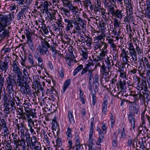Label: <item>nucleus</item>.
<instances>
[{
    "mask_svg": "<svg viewBox=\"0 0 150 150\" xmlns=\"http://www.w3.org/2000/svg\"><path fill=\"white\" fill-rule=\"evenodd\" d=\"M108 15L110 14L115 18L113 20L114 25L115 27H119V24L118 19L121 20L125 16V11L124 9H115L112 5L108 6L107 7Z\"/></svg>",
    "mask_w": 150,
    "mask_h": 150,
    "instance_id": "f257e3e1",
    "label": "nucleus"
},
{
    "mask_svg": "<svg viewBox=\"0 0 150 150\" xmlns=\"http://www.w3.org/2000/svg\"><path fill=\"white\" fill-rule=\"evenodd\" d=\"M17 82H16V85L18 87H21V92L25 95L31 93V91L29 85H27L26 81L21 76H17Z\"/></svg>",
    "mask_w": 150,
    "mask_h": 150,
    "instance_id": "f03ea898",
    "label": "nucleus"
},
{
    "mask_svg": "<svg viewBox=\"0 0 150 150\" xmlns=\"http://www.w3.org/2000/svg\"><path fill=\"white\" fill-rule=\"evenodd\" d=\"M41 41V45H39L37 47V50L40 53L41 55H43L44 54V51L45 54L48 55L49 54V52L48 50V48H50V46L48 43L49 40L48 39L45 38V39H42Z\"/></svg>",
    "mask_w": 150,
    "mask_h": 150,
    "instance_id": "7ed1b4c3",
    "label": "nucleus"
},
{
    "mask_svg": "<svg viewBox=\"0 0 150 150\" xmlns=\"http://www.w3.org/2000/svg\"><path fill=\"white\" fill-rule=\"evenodd\" d=\"M120 55L122 57L123 62H125L124 65H127V68H128L129 66L131 67L128 63H132L133 62L135 63H137V61L134 59H133L132 57L131 58V56L129 54L128 52L126 51L124 48L122 50Z\"/></svg>",
    "mask_w": 150,
    "mask_h": 150,
    "instance_id": "20e7f679",
    "label": "nucleus"
},
{
    "mask_svg": "<svg viewBox=\"0 0 150 150\" xmlns=\"http://www.w3.org/2000/svg\"><path fill=\"white\" fill-rule=\"evenodd\" d=\"M23 106L25 112L20 113V117H19V118L25 120H26V116H28V115H32V109L31 108V105L29 103H25L23 104Z\"/></svg>",
    "mask_w": 150,
    "mask_h": 150,
    "instance_id": "39448f33",
    "label": "nucleus"
},
{
    "mask_svg": "<svg viewBox=\"0 0 150 150\" xmlns=\"http://www.w3.org/2000/svg\"><path fill=\"white\" fill-rule=\"evenodd\" d=\"M21 9V11L25 13L29 9L32 0H16Z\"/></svg>",
    "mask_w": 150,
    "mask_h": 150,
    "instance_id": "423d86ee",
    "label": "nucleus"
},
{
    "mask_svg": "<svg viewBox=\"0 0 150 150\" xmlns=\"http://www.w3.org/2000/svg\"><path fill=\"white\" fill-rule=\"evenodd\" d=\"M72 19H73L71 20L69 18H66L64 19V24L65 26V30L67 32L70 31L71 29H72L74 27L73 23L75 19H74L73 21L72 20Z\"/></svg>",
    "mask_w": 150,
    "mask_h": 150,
    "instance_id": "0eeeda50",
    "label": "nucleus"
},
{
    "mask_svg": "<svg viewBox=\"0 0 150 150\" xmlns=\"http://www.w3.org/2000/svg\"><path fill=\"white\" fill-rule=\"evenodd\" d=\"M11 20V18L10 16L9 18L8 16H0V25L3 28H4L7 25L8 23Z\"/></svg>",
    "mask_w": 150,
    "mask_h": 150,
    "instance_id": "6e6552de",
    "label": "nucleus"
},
{
    "mask_svg": "<svg viewBox=\"0 0 150 150\" xmlns=\"http://www.w3.org/2000/svg\"><path fill=\"white\" fill-rule=\"evenodd\" d=\"M97 131L98 133L99 138L96 142L97 145L98 146L99 149H101V145L100 144L102 142L104 138V132H103L100 128L97 127Z\"/></svg>",
    "mask_w": 150,
    "mask_h": 150,
    "instance_id": "1a4fd4ad",
    "label": "nucleus"
},
{
    "mask_svg": "<svg viewBox=\"0 0 150 150\" xmlns=\"http://www.w3.org/2000/svg\"><path fill=\"white\" fill-rule=\"evenodd\" d=\"M18 62L15 60L13 62V63L12 64V67L13 68V71L14 72V73L17 75V76H22V73L19 67L18 66L17 64Z\"/></svg>",
    "mask_w": 150,
    "mask_h": 150,
    "instance_id": "9d476101",
    "label": "nucleus"
},
{
    "mask_svg": "<svg viewBox=\"0 0 150 150\" xmlns=\"http://www.w3.org/2000/svg\"><path fill=\"white\" fill-rule=\"evenodd\" d=\"M82 2L83 3V6L84 8L88 10V11H89L88 9L91 11L93 10V6L90 0H84Z\"/></svg>",
    "mask_w": 150,
    "mask_h": 150,
    "instance_id": "9b49d317",
    "label": "nucleus"
},
{
    "mask_svg": "<svg viewBox=\"0 0 150 150\" xmlns=\"http://www.w3.org/2000/svg\"><path fill=\"white\" fill-rule=\"evenodd\" d=\"M57 11L55 10H52L51 12H49L47 14L49 20L52 21L53 20H56V14Z\"/></svg>",
    "mask_w": 150,
    "mask_h": 150,
    "instance_id": "f8f14e48",
    "label": "nucleus"
},
{
    "mask_svg": "<svg viewBox=\"0 0 150 150\" xmlns=\"http://www.w3.org/2000/svg\"><path fill=\"white\" fill-rule=\"evenodd\" d=\"M126 71V69L123 67H122L121 68H119L118 71L120 72V77L126 79L127 76Z\"/></svg>",
    "mask_w": 150,
    "mask_h": 150,
    "instance_id": "ddd939ff",
    "label": "nucleus"
},
{
    "mask_svg": "<svg viewBox=\"0 0 150 150\" xmlns=\"http://www.w3.org/2000/svg\"><path fill=\"white\" fill-rule=\"evenodd\" d=\"M70 11H71L73 14L74 15L78 14L77 13L79 9L77 6H74L71 4L68 7Z\"/></svg>",
    "mask_w": 150,
    "mask_h": 150,
    "instance_id": "4468645a",
    "label": "nucleus"
},
{
    "mask_svg": "<svg viewBox=\"0 0 150 150\" xmlns=\"http://www.w3.org/2000/svg\"><path fill=\"white\" fill-rule=\"evenodd\" d=\"M6 81L7 85H14L16 83V80L10 75L6 78Z\"/></svg>",
    "mask_w": 150,
    "mask_h": 150,
    "instance_id": "2eb2a0df",
    "label": "nucleus"
},
{
    "mask_svg": "<svg viewBox=\"0 0 150 150\" xmlns=\"http://www.w3.org/2000/svg\"><path fill=\"white\" fill-rule=\"evenodd\" d=\"M134 117V115L133 114H130L128 116V119L133 129L135 127V121Z\"/></svg>",
    "mask_w": 150,
    "mask_h": 150,
    "instance_id": "dca6fc26",
    "label": "nucleus"
},
{
    "mask_svg": "<svg viewBox=\"0 0 150 150\" xmlns=\"http://www.w3.org/2000/svg\"><path fill=\"white\" fill-rule=\"evenodd\" d=\"M126 84V82L125 80H120L118 81L116 85L117 86V88H119V86L121 89H124Z\"/></svg>",
    "mask_w": 150,
    "mask_h": 150,
    "instance_id": "f3484780",
    "label": "nucleus"
},
{
    "mask_svg": "<svg viewBox=\"0 0 150 150\" xmlns=\"http://www.w3.org/2000/svg\"><path fill=\"white\" fill-rule=\"evenodd\" d=\"M95 45L97 47H98L101 48L102 47V45H104V46L103 48H104V49H105L107 48V44L104 42H102V41L97 40L95 42Z\"/></svg>",
    "mask_w": 150,
    "mask_h": 150,
    "instance_id": "a211bd4d",
    "label": "nucleus"
},
{
    "mask_svg": "<svg viewBox=\"0 0 150 150\" xmlns=\"http://www.w3.org/2000/svg\"><path fill=\"white\" fill-rule=\"evenodd\" d=\"M8 68V63L6 62L2 63L0 62V69L2 71H4V72H6Z\"/></svg>",
    "mask_w": 150,
    "mask_h": 150,
    "instance_id": "6ab92c4d",
    "label": "nucleus"
},
{
    "mask_svg": "<svg viewBox=\"0 0 150 150\" xmlns=\"http://www.w3.org/2000/svg\"><path fill=\"white\" fill-rule=\"evenodd\" d=\"M108 41V43L110 45V46L112 49V50L114 51L116 50L117 47L116 45L114 43V40L111 38L107 40Z\"/></svg>",
    "mask_w": 150,
    "mask_h": 150,
    "instance_id": "aec40b11",
    "label": "nucleus"
},
{
    "mask_svg": "<svg viewBox=\"0 0 150 150\" xmlns=\"http://www.w3.org/2000/svg\"><path fill=\"white\" fill-rule=\"evenodd\" d=\"M129 54L131 56L133 59H134L137 61V54L136 51L135 49H134L133 50L129 51Z\"/></svg>",
    "mask_w": 150,
    "mask_h": 150,
    "instance_id": "412c9836",
    "label": "nucleus"
},
{
    "mask_svg": "<svg viewBox=\"0 0 150 150\" xmlns=\"http://www.w3.org/2000/svg\"><path fill=\"white\" fill-rule=\"evenodd\" d=\"M25 137L21 136V139H20L18 142V144L20 146H22V148L26 147L25 140L24 138Z\"/></svg>",
    "mask_w": 150,
    "mask_h": 150,
    "instance_id": "4be33fe9",
    "label": "nucleus"
},
{
    "mask_svg": "<svg viewBox=\"0 0 150 150\" xmlns=\"http://www.w3.org/2000/svg\"><path fill=\"white\" fill-rule=\"evenodd\" d=\"M75 23H77L80 24H83L86 23V21L83 20L81 18L79 17V14L76 15V20L74 22Z\"/></svg>",
    "mask_w": 150,
    "mask_h": 150,
    "instance_id": "5701e85b",
    "label": "nucleus"
},
{
    "mask_svg": "<svg viewBox=\"0 0 150 150\" xmlns=\"http://www.w3.org/2000/svg\"><path fill=\"white\" fill-rule=\"evenodd\" d=\"M83 50L81 49V55L83 59H86L88 57V52L86 48L84 47L83 49Z\"/></svg>",
    "mask_w": 150,
    "mask_h": 150,
    "instance_id": "b1692460",
    "label": "nucleus"
},
{
    "mask_svg": "<svg viewBox=\"0 0 150 150\" xmlns=\"http://www.w3.org/2000/svg\"><path fill=\"white\" fill-rule=\"evenodd\" d=\"M133 146L134 149H135L136 150H145L146 148L144 145L143 143H142L140 145L139 147L136 144L134 145V143L133 144Z\"/></svg>",
    "mask_w": 150,
    "mask_h": 150,
    "instance_id": "393cba45",
    "label": "nucleus"
},
{
    "mask_svg": "<svg viewBox=\"0 0 150 150\" xmlns=\"http://www.w3.org/2000/svg\"><path fill=\"white\" fill-rule=\"evenodd\" d=\"M119 28V27H116L114 26V28H113V30L112 31V34L114 35H117V36H119L120 33V29L118 28Z\"/></svg>",
    "mask_w": 150,
    "mask_h": 150,
    "instance_id": "a878e982",
    "label": "nucleus"
},
{
    "mask_svg": "<svg viewBox=\"0 0 150 150\" xmlns=\"http://www.w3.org/2000/svg\"><path fill=\"white\" fill-rule=\"evenodd\" d=\"M106 24L103 22H101L99 24L100 28L101 33L105 34V30H106V27L105 26Z\"/></svg>",
    "mask_w": 150,
    "mask_h": 150,
    "instance_id": "bb28decb",
    "label": "nucleus"
},
{
    "mask_svg": "<svg viewBox=\"0 0 150 150\" xmlns=\"http://www.w3.org/2000/svg\"><path fill=\"white\" fill-rule=\"evenodd\" d=\"M60 10L62 13L64 14L66 16H68L70 15V12L69 9H68L66 8L63 7H61L60 8Z\"/></svg>",
    "mask_w": 150,
    "mask_h": 150,
    "instance_id": "cd10ccee",
    "label": "nucleus"
},
{
    "mask_svg": "<svg viewBox=\"0 0 150 150\" xmlns=\"http://www.w3.org/2000/svg\"><path fill=\"white\" fill-rule=\"evenodd\" d=\"M72 132L71 129L69 128V127H68L67 129L66 134L67 139L69 140H70L72 138Z\"/></svg>",
    "mask_w": 150,
    "mask_h": 150,
    "instance_id": "c85d7f7f",
    "label": "nucleus"
},
{
    "mask_svg": "<svg viewBox=\"0 0 150 150\" xmlns=\"http://www.w3.org/2000/svg\"><path fill=\"white\" fill-rule=\"evenodd\" d=\"M12 136L13 137V141L14 144L16 145H18V142L20 139L17 134L13 133Z\"/></svg>",
    "mask_w": 150,
    "mask_h": 150,
    "instance_id": "c756f323",
    "label": "nucleus"
},
{
    "mask_svg": "<svg viewBox=\"0 0 150 150\" xmlns=\"http://www.w3.org/2000/svg\"><path fill=\"white\" fill-rule=\"evenodd\" d=\"M31 115H27L26 116V119L27 120V122H28V127L32 126V125H33L34 122L33 120L30 118Z\"/></svg>",
    "mask_w": 150,
    "mask_h": 150,
    "instance_id": "7c9ffc66",
    "label": "nucleus"
},
{
    "mask_svg": "<svg viewBox=\"0 0 150 150\" xmlns=\"http://www.w3.org/2000/svg\"><path fill=\"white\" fill-rule=\"evenodd\" d=\"M101 4L100 0H97L95 5V10L97 12L99 11L101 9Z\"/></svg>",
    "mask_w": 150,
    "mask_h": 150,
    "instance_id": "2f4dec72",
    "label": "nucleus"
},
{
    "mask_svg": "<svg viewBox=\"0 0 150 150\" xmlns=\"http://www.w3.org/2000/svg\"><path fill=\"white\" fill-rule=\"evenodd\" d=\"M27 42L30 49L33 52L34 50V44L32 42L31 38L27 39Z\"/></svg>",
    "mask_w": 150,
    "mask_h": 150,
    "instance_id": "473e14b6",
    "label": "nucleus"
},
{
    "mask_svg": "<svg viewBox=\"0 0 150 150\" xmlns=\"http://www.w3.org/2000/svg\"><path fill=\"white\" fill-rule=\"evenodd\" d=\"M71 83V80L70 79H67L65 82L63 88V92H64L66 89L67 88Z\"/></svg>",
    "mask_w": 150,
    "mask_h": 150,
    "instance_id": "72a5a7b5",
    "label": "nucleus"
},
{
    "mask_svg": "<svg viewBox=\"0 0 150 150\" xmlns=\"http://www.w3.org/2000/svg\"><path fill=\"white\" fill-rule=\"evenodd\" d=\"M31 145L30 146L31 148L32 147H33V146L37 145V142L36 138L35 136H33L31 139Z\"/></svg>",
    "mask_w": 150,
    "mask_h": 150,
    "instance_id": "f704fd0d",
    "label": "nucleus"
},
{
    "mask_svg": "<svg viewBox=\"0 0 150 150\" xmlns=\"http://www.w3.org/2000/svg\"><path fill=\"white\" fill-rule=\"evenodd\" d=\"M107 101L105 100L103 101L102 104V112L104 114H105L107 111Z\"/></svg>",
    "mask_w": 150,
    "mask_h": 150,
    "instance_id": "c9c22d12",
    "label": "nucleus"
},
{
    "mask_svg": "<svg viewBox=\"0 0 150 150\" xmlns=\"http://www.w3.org/2000/svg\"><path fill=\"white\" fill-rule=\"evenodd\" d=\"M24 12L20 11L17 16L18 20H23L25 18V15Z\"/></svg>",
    "mask_w": 150,
    "mask_h": 150,
    "instance_id": "e433bc0d",
    "label": "nucleus"
},
{
    "mask_svg": "<svg viewBox=\"0 0 150 150\" xmlns=\"http://www.w3.org/2000/svg\"><path fill=\"white\" fill-rule=\"evenodd\" d=\"M91 93L92 96V104L94 106L95 105L96 100V92L95 91L94 93H92V91H91Z\"/></svg>",
    "mask_w": 150,
    "mask_h": 150,
    "instance_id": "4c0bfd02",
    "label": "nucleus"
},
{
    "mask_svg": "<svg viewBox=\"0 0 150 150\" xmlns=\"http://www.w3.org/2000/svg\"><path fill=\"white\" fill-rule=\"evenodd\" d=\"M8 34V30H2L0 31V36L2 38L7 36Z\"/></svg>",
    "mask_w": 150,
    "mask_h": 150,
    "instance_id": "58836bf2",
    "label": "nucleus"
},
{
    "mask_svg": "<svg viewBox=\"0 0 150 150\" xmlns=\"http://www.w3.org/2000/svg\"><path fill=\"white\" fill-rule=\"evenodd\" d=\"M126 9L127 11L128 15L129 14V16L131 17V15L132 13V8L131 5H128L126 7Z\"/></svg>",
    "mask_w": 150,
    "mask_h": 150,
    "instance_id": "ea45409f",
    "label": "nucleus"
},
{
    "mask_svg": "<svg viewBox=\"0 0 150 150\" xmlns=\"http://www.w3.org/2000/svg\"><path fill=\"white\" fill-rule=\"evenodd\" d=\"M144 69L142 66L139 65L138 69V71L140 76H143L145 74V71L144 70Z\"/></svg>",
    "mask_w": 150,
    "mask_h": 150,
    "instance_id": "a19ab883",
    "label": "nucleus"
},
{
    "mask_svg": "<svg viewBox=\"0 0 150 150\" xmlns=\"http://www.w3.org/2000/svg\"><path fill=\"white\" fill-rule=\"evenodd\" d=\"M60 16V18L57 19V21L56 23L57 25L58 28L62 29L64 28V26L62 23V18Z\"/></svg>",
    "mask_w": 150,
    "mask_h": 150,
    "instance_id": "79ce46f5",
    "label": "nucleus"
},
{
    "mask_svg": "<svg viewBox=\"0 0 150 150\" xmlns=\"http://www.w3.org/2000/svg\"><path fill=\"white\" fill-rule=\"evenodd\" d=\"M92 41V40L91 38L89 37L87 38V39L85 41L86 46L89 48L91 47Z\"/></svg>",
    "mask_w": 150,
    "mask_h": 150,
    "instance_id": "37998d69",
    "label": "nucleus"
},
{
    "mask_svg": "<svg viewBox=\"0 0 150 150\" xmlns=\"http://www.w3.org/2000/svg\"><path fill=\"white\" fill-rule=\"evenodd\" d=\"M101 68L102 69L101 71L103 74L105 75L108 74V72L107 69L105 65L101 66Z\"/></svg>",
    "mask_w": 150,
    "mask_h": 150,
    "instance_id": "c03bdc74",
    "label": "nucleus"
},
{
    "mask_svg": "<svg viewBox=\"0 0 150 150\" xmlns=\"http://www.w3.org/2000/svg\"><path fill=\"white\" fill-rule=\"evenodd\" d=\"M28 60L30 63L31 64V66L35 67V65L34 62L33 57V56L31 54H30L28 56Z\"/></svg>",
    "mask_w": 150,
    "mask_h": 150,
    "instance_id": "a18cd8bd",
    "label": "nucleus"
},
{
    "mask_svg": "<svg viewBox=\"0 0 150 150\" xmlns=\"http://www.w3.org/2000/svg\"><path fill=\"white\" fill-rule=\"evenodd\" d=\"M105 34L103 33H101V34H100L99 35L96 36L95 37V39L96 40H97L101 41V40L104 37H105Z\"/></svg>",
    "mask_w": 150,
    "mask_h": 150,
    "instance_id": "49530a36",
    "label": "nucleus"
},
{
    "mask_svg": "<svg viewBox=\"0 0 150 150\" xmlns=\"http://www.w3.org/2000/svg\"><path fill=\"white\" fill-rule=\"evenodd\" d=\"M64 40H63V42L64 44L69 45L70 43L71 39L69 38L67 35L65 36L64 38Z\"/></svg>",
    "mask_w": 150,
    "mask_h": 150,
    "instance_id": "de8ad7c7",
    "label": "nucleus"
},
{
    "mask_svg": "<svg viewBox=\"0 0 150 150\" xmlns=\"http://www.w3.org/2000/svg\"><path fill=\"white\" fill-rule=\"evenodd\" d=\"M68 115L69 117V121L71 123H73L74 122V119L73 117V115L72 113L70 111H69L68 112Z\"/></svg>",
    "mask_w": 150,
    "mask_h": 150,
    "instance_id": "09e8293b",
    "label": "nucleus"
},
{
    "mask_svg": "<svg viewBox=\"0 0 150 150\" xmlns=\"http://www.w3.org/2000/svg\"><path fill=\"white\" fill-rule=\"evenodd\" d=\"M13 85H7V88L10 95L11 93L13 94V93L14 90L13 88Z\"/></svg>",
    "mask_w": 150,
    "mask_h": 150,
    "instance_id": "8fccbe9b",
    "label": "nucleus"
},
{
    "mask_svg": "<svg viewBox=\"0 0 150 150\" xmlns=\"http://www.w3.org/2000/svg\"><path fill=\"white\" fill-rule=\"evenodd\" d=\"M79 92H80V93L79 94V96L81 99V101L82 102V103L83 104H84L85 103V101L83 96V93L82 92V91L81 89L79 90Z\"/></svg>",
    "mask_w": 150,
    "mask_h": 150,
    "instance_id": "3c124183",
    "label": "nucleus"
},
{
    "mask_svg": "<svg viewBox=\"0 0 150 150\" xmlns=\"http://www.w3.org/2000/svg\"><path fill=\"white\" fill-rule=\"evenodd\" d=\"M88 146L89 148L94 147V144L93 142V139L92 138L89 137L88 141Z\"/></svg>",
    "mask_w": 150,
    "mask_h": 150,
    "instance_id": "603ef678",
    "label": "nucleus"
},
{
    "mask_svg": "<svg viewBox=\"0 0 150 150\" xmlns=\"http://www.w3.org/2000/svg\"><path fill=\"white\" fill-rule=\"evenodd\" d=\"M30 31L31 30L29 29L28 30H26L25 32L27 39L31 38Z\"/></svg>",
    "mask_w": 150,
    "mask_h": 150,
    "instance_id": "864d4df0",
    "label": "nucleus"
},
{
    "mask_svg": "<svg viewBox=\"0 0 150 150\" xmlns=\"http://www.w3.org/2000/svg\"><path fill=\"white\" fill-rule=\"evenodd\" d=\"M136 50L138 55H141L143 54L142 49L139 46H136Z\"/></svg>",
    "mask_w": 150,
    "mask_h": 150,
    "instance_id": "5fc2aeb1",
    "label": "nucleus"
},
{
    "mask_svg": "<svg viewBox=\"0 0 150 150\" xmlns=\"http://www.w3.org/2000/svg\"><path fill=\"white\" fill-rule=\"evenodd\" d=\"M93 70L89 69L88 70V76L89 78V81H90L93 78L92 72L93 71Z\"/></svg>",
    "mask_w": 150,
    "mask_h": 150,
    "instance_id": "6e6d98bb",
    "label": "nucleus"
},
{
    "mask_svg": "<svg viewBox=\"0 0 150 150\" xmlns=\"http://www.w3.org/2000/svg\"><path fill=\"white\" fill-rule=\"evenodd\" d=\"M33 127L34 128L36 129V131L37 132L38 134V132L40 130V125H38L37 123L35 124L34 123L33 125Z\"/></svg>",
    "mask_w": 150,
    "mask_h": 150,
    "instance_id": "4d7b16f0",
    "label": "nucleus"
},
{
    "mask_svg": "<svg viewBox=\"0 0 150 150\" xmlns=\"http://www.w3.org/2000/svg\"><path fill=\"white\" fill-rule=\"evenodd\" d=\"M105 9L103 8L101 10L100 12L103 18L105 19L107 18V13H105Z\"/></svg>",
    "mask_w": 150,
    "mask_h": 150,
    "instance_id": "13d9d810",
    "label": "nucleus"
},
{
    "mask_svg": "<svg viewBox=\"0 0 150 150\" xmlns=\"http://www.w3.org/2000/svg\"><path fill=\"white\" fill-rule=\"evenodd\" d=\"M45 26L46 25L45 24H42L41 28L44 33L46 35H47L49 32L47 29L46 28Z\"/></svg>",
    "mask_w": 150,
    "mask_h": 150,
    "instance_id": "bf43d9fd",
    "label": "nucleus"
},
{
    "mask_svg": "<svg viewBox=\"0 0 150 150\" xmlns=\"http://www.w3.org/2000/svg\"><path fill=\"white\" fill-rule=\"evenodd\" d=\"M76 146L77 148V150H79V149H80L81 148V145L80 143V141L78 137H76Z\"/></svg>",
    "mask_w": 150,
    "mask_h": 150,
    "instance_id": "052dcab7",
    "label": "nucleus"
},
{
    "mask_svg": "<svg viewBox=\"0 0 150 150\" xmlns=\"http://www.w3.org/2000/svg\"><path fill=\"white\" fill-rule=\"evenodd\" d=\"M63 5L65 7L68 6L71 4L69 0H61Z\"/></svg>",
    "mask_w": 150,
    "mask_h": 150,
    "instance_id": "680f3d73",
    "label": "nucleus"
},
{
    "mask_svg": "<svg viewBox=\"0 0 150 150\" xmlns=\"http://www.w3.org/2000/svg\"><path fill=\"white\" fill-rule=\"evenodd\" d=\"M37 60L38 66L41 67L42 69V66L43 65L42 59L40 57H39L38 58Z\"/></svg>",
    "mask_w": 150,
    "mask_h": 150,
    "instance_id": "e2e57ef3",
    "label": "nucleus"
},
{
    "mask_svg": "<svg viewBox=\"0 0 150 150\" xmlns=\"http://www.w3.org/2000/svg\"><path fill=\"white\" fill-rule=\"evenodd\" d=\"M109 56V57L107 56L106 58H105V62L106 65L111 64L110 60L111 59V57L110 56Z\"/></svg>",
    "mask_w": 150,
    "mask_h": 150,
    "instance_id": "0e129e2a",
    "label": "nucleus"
},
{
    "mask_svg": "<svg viewBox=\"0 0 150 150\" xmlns=\"http://www.w3.org/2000/svg\"><path fill=\"white\" fill-rule=\"evenodd\" d=\"M50 2L47 1H45L44 3L43 7L45 9H48V6L51 5Z\"/></svg>",
    "mask_w": 150,
    "mask_h": 150,
    "instance_id": "69168bd1",
    "label": "nucleus"
},
{
    "mask_svg": "<svg viewBox=\"0 0 150 150\" xmlns=\"http://www.w3.org/2000/svg\"><path fill=\"white\" fill-rule=\"evenodd\" d=\"M40 144L38 143H37V145H36V146L31 148L33 150H40L41 149V148L40 147Z\"/></svg>",
    "mask_w": 150,
    "mask_h": 150,
    "instance_id": "338daca9",
    "label": "nucleus"
},
{
    "mask_svg": "<svg viewBox=\"0 0 150 150\" xmlns=\"http://www.w3.org/2000/svg\"><path fill=\"white\" fill-rule=\"evenodd\" d=\"M145 15L149 19H150V8H146L145 12Z\"/></svg>",
    "mask_w": 150,
    "mask_h": 150,
    "instance_id": "774afa93",
    "label": "nucleus"
}]
</instances>
